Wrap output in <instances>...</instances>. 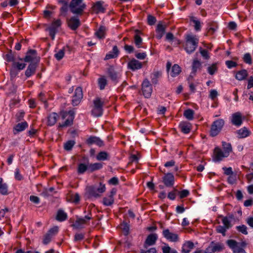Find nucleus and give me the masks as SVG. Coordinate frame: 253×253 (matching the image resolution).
Here are the masks:
<instances>
[{
	"instance_id": "1",
	"label": "nucleus",
	"mask_w": 253,
	"mask_h": 253,
	"mask_svg": "<svg viewBox=\"0 0 253 253\" xmlns=\"http://www.w3.org/2000/svg\"><path fill=\"white\" fill-rule=\"evenodd\" d=\"M199 44V38L196 35L188 34L185 35V42L183 47L188 54L193 53L196 49Z\"/></svg>"
},
{
	"instance_id": "2",
	"label": "nucleus",
	"mask_w": 253,
	"mask_h": 253,
	"mask_svg": "<svg viewBox=\"0 0 253 253\" xmlns=\"http://www.w3.org/2000/svg\"><path fill=\"white\" fill-rule=\"evenodd\" d=\"M105 185L100 183L98 186L93 185L87 186L86 188V192L90 197H99L105 192Z\"/></svg>"
},
{
	"instance_id": "3",
	"label": "nucleus",
	"mask_w": 253,
	"mask_h": 253,
	"mask_svg": "<svg viewBox=\"0 0 253 253\" xmlns=\"http://www.w3.org/2000/svg\"><path fill=\"white\" fill-rule=\"evenodd\" d=\"M104 101L99 97H96L93 100V106L91 111V115L94 117H101L103 114Z\"/></svg>"
},
{
	"instance_id": "4",
	"label": "nucleus",
	"mask_w": 253,
	"mask_h": 253,
	"mask_svg": "<svg viewBox=\"0 0 253 253\" xmlns=\"http://www.w3.org/2000/svg\"><path fill=\"white\" fill-rule=\"evenodd\" d=\"M83 0H72L69 5L71 11L74 14H80L85 7V4L83 3Z\"/></svg>"
},
{
	"instance_id": "5",
	"label": "nucleus",
	"mask_w": 253,
	"mask_h": 253,
	"mask_svg": "<svg viewBox=\"0 0 253 253\" xmlns=\"http://www.w3.org/2000/svg\"><path fill=\"white\" fill-rule=\"evenodd\" d=\"M224 125V121L219 119L214 121L211 126L210 134L212 137L216 136L221 130Z\"/></svg>"
},
{
	"instance_id": "6",
	"label": "nucleus",
	"mask_w": 253,
	"mask_h": 253,
	"mask_svg": "<svg viewBox=\"0 0 253 253\" xmlns=\"http://www.w3.org/2000/svg\"><path fill=\"white\" fill-rule=\"evenodd\" d=\"M91 219V213H89L84 217H79L77 216V219L72 225V226L77 229L84 228L85 224Z\"/></svg>"
},
{
	"instance_id": "7",
	"label": "nucleus",
	"mask_w": 253,
	"mask_h": 253,
	"mask_svg": "<svg viewBox=\"0 0 253 253\" xmlns=\"http://www.w3.org/2000/svg\"><path fill=\"white\" fill-rule=\"evenodd\" d=\"M40 57L37 56V51L34 49H30L27 53L24 58V61L26 62L36 63L38 64L40 61Z\"/></svg>"
},
{
	"instance_id": "8",
	"label": "nucleus",
	"mask_w": 253,
	"mask_h": 253,
	"mask_svg": "<svg viewBox=\"0 0 253 253\" xmlns=\"http://www.w3.org/2000/svg\"><path fill=\"white\" fill-rule=\"evenodd\" d=\"M69 115V117L66 119V120L62 124H60L59 125V128H63L65 127H67L69 126H71L73 124V120L74 119L75 116V112L73 111H69L68 113H64L63 116V119L65 118L67 116Z\"/></svg>"
},
{
	"instance_id": "9",
	"label": "nucleus",
	"mask_w": 253,
	"mask_h": 253,
	"mask_svg": "<svg viewBox=\"0 0 253 253\" xmlns=\"http://www.w3.org/2000/svg\"><path fill=\"white\" fill-rule=\"evenodd\" d=\"M61 24V20L57 19L53 21L51 25L46 29V30L49 32V35L52 40L54 39L55 35L57 32V29L60 26Z\"/></svg>"
},
{
	"instance_id": "10",
	"label": "nucleus",
	"mask_w": 253,
	"mask_h": 253,
	"mask_svg": "<svg viewBox=\"0 0 253 253\" xmlns=\"http://www.w3.org/2000/svg\"><path fill=\"white\" fill-rule=\"evenodd\" d=\"M142 91L145 97H150L152 92V86L148 79H145L142 84Z\"/></svg>"
},
{
	"instance_id": "11",
	"label": "nucleus",
	"mask_w": 253,
	"mask_h": 253,
	"mask_svg": "<svg viewBox=\"0 0 253 253\" xmlns=\"http://www.w3.org/2000/svg\"><path fill=\"white\" fill-rule=\"evenodd\" d=\"M223 249V245L219 243L212 242L210 245L205 250L204 253H214L221 252Z\"/></svg>"
},
{
	"instance_id": "12",
	"label": "nucleus",
	"mask_w": 253,
	"mask_h": 253,
	"mask_svg": "<svg viewBox=\"0 0 253 253\" xmlns=\"http://www.w3.org/2000/svg\"><path fill=\"white\" fill-rule=\"evenodd\" d=\"M83 94L82 88L81 87H78L76 88L74 94L73 96L72 100V105L73 106L78 105L83 98Z\"/></svg>"
},
{
	"instance_id": "13",
	"label": "nucleus",
	"mask_w": 253,
	"mask_h": 253,
	"mask_svg": "<svg viewBox=\"0 0 253 253\" xmlns=\"http://www.w3.org/2000/svg\"><path fill=\"white\" fill-rule=\"evenodd\" d=\"M58 231V227L55 226L50 229L43 237L42 243L44 245L48 244L51 240L52 237L55 235Z\"/></svg>"
},
{
	"instance_id": "14",
	"label": "nucleus",
	"mask_w": 253,
	"mask_h": 253,
	"mask_svg": "<svg viewBox=\"0 0 253 253\" xmlns=\"http://www.w3.org/2000/svg\"><path fill=\"white\" fill-rule=\"evenodd\" d=\"M227 244L234 253H246L245 251L239 246V243L235 240H229L227 241Z\"/></svg>"
},
{
	"instance_id": "15",
	"label": "nucleus",
	"mask_w": 253,
	"mask_h": 253,
	"mask_svg": "<svg viewBox=\"0 0 253 253\" xmlns=\"http://www.w3.org/2000/svg\"><path fill=\"white\" fill-rule=\"evenodd\" d=\"M243 117L242 114L237 112L233 114L231 118V122L232 125L239 127L241 126L243 123Z\"/></svg>"
},
{
	"instance_id": "16",
	"label": "nucleus",
	"mask_w": 253,
	"mask_h": 253,
	"mask_svg": "<svg viewBox=\"0 0 253 253\" xmlns=\"http://www.w3.org/2000/svg\"><path fill=\"white\" fill-rule=\"evenodd\" d=\"M107 73L109 77L113 82L115 83L118 82L120 75L119 73L115 70L114 67L113 66H109V67L107 69Z\"/></svg>"
},
{
	"instance_id": "17",
	"label": "nucleus",
	"mask_w": 253,
	"mask_h": 253,
	"mask_svg": "<svg viewBox=\"0 0 253 253\" xmlns=\"http://www.w3.org/2000/svg\"><path fill=\"white\" fill-rule=\"evenodd\" d=\"M201 67V62L197 58L194 59L192 63V72L188 78V80L189 81L191 78L193 79V77L195 76L198 70L200 69Z\"/></svg>"
},
{
	"instance_id": "18",
	"label": "nucleus",
	"mask_w": 253,
	"mask_h": 253,
	"mask_svg": "<svg viewBox=\"0 0 253 253\" xmlns=\"http://www.w3.org/2000/svg\"><path fill=\"white\" fill-rule=\"evenodd\" d=\"M165 238L171 242H177L178 240V236L177 234L170 232L169 229H165L163 231Z\"/></svg>"
},
{
	"instance_id": "19",
	"label": "nucleus",
	"mask_w": 253,
	"mask_h": 253,
	"mask_svg": "<svg viewBox=\"0 0 253 253\" xmlns=\"http://www.w3.org/2000/svg\"><path fill=\"white\" fill-rule=\"evenodd\" d=\"M174 178L171 173H168L163 177V182L167 187H171L173 185Z\"/></svg>"
},
{
	"instance_id": "20",
	"label": "nucleus",
	"mask_w": 253,
	"mask_h": 253,
	"mask_svg": "<svg viewBox=\"0 0 253 253\" xmlns=\"http://www.w3.org/2000/svg\"><path fill=\"white\" fill-rule=\"evenodd\" d=\"M158 239V236L156 234H151L149 235L144 243V247L147 248V246L154 245Z\"/></svg>"
},
{
	"instance_id": "21",
	"label": "nucleus",
	"mask_w": 253,
	"mask_h": 253,
	"mask_svg": "<svg viewBox=\"0 0 253 253\" xmlns=\"http://www.w3.org/2000/svg\"><path fill=\"white\" fill-rule=\"evenodd\" d=\"M214 156L213 160L215 162L220 161L223 158L227 157L228 156H224L225 152L222 151L220 149L216 147L214 149Z\"/></svg>"
},
{
	"instance_id": "22",
	"label": "nucleus",
	"mask_w": 253,
	"mask_h": 253,
	"mask_svg": "<svg viewBox=\"0 0 253 253\" xmlns=\"http://www.w3.org/2000/svg\"><path fill=\"white\" fill-rule=\"evenodd\" d=\"M86 143L88 145H90L93 144H95L99 147L104 145L103 141L99 137L91 136L86 140Z\"/></svg>"
},
{
	"instance_id": "23",
	"label": "nucleus",
	"mask_w": 253,
	"mask_h": 253,
	"mask_svg": "<svg viewBox=\"0 0 253 253\" xmlns=\"http://www.w3.org/2000/svg\"><path fill=\"white\" fill-rule=\"evenodd\" d=\"M127 65L128 68L133 71L140 69L142 67V63L135 59H133L130 61L128 63Z\"/></svg>"
},
{
	"instance_id": "24",
	"label": "nucleus",
	"mask_w": 253,
	"mask_h": 253,
	"mask_svg": "<svg viewBox=\"0 0 253 253\" xmlns=\"http://www.w3.org/2000/svg\"><path fill=\"white\" fill-rule=\"evenodd\" d=\"M37 66L38 64L36 63H31L25 71V76L29 78L34 74L36 72Z\"/></svg>"
},
{
	"instance_id": "25",
	"label": "nucleus",
	"mask_w": 253,
	"mask_h": 253,
	"mask_svg": "<svg viewBox=\"0 0 253 253\" xmlns=\"http://www.w3.org/2000/svg\"><path fill=\"white\" fill-rule=\"evenodd\" d=\"M68 24L72 30H75L80 25V22L78 18L73 17L68 20Z\"/></svg>"
},
{
	"instance_id": "26",
	"label": "nucleus",
	"mask_w": 253,
	"mask_h": 253,
	"mask_svg": "<svg viewBox=\"0 0 253 253\" xmlns=\"http://www.w3.org/2000/svg\"><path fill=\"white\" fill-rule=\"evenodd\" d=\"M119 54V50L116 45L113 46V49L109 53L107 54L105 59L108 60L112 58H116L118 56Z\"/></svg>"
},
{
	"instance_id": "27",
	"label": "nucleus",
	"mask_w": 253,
	"mask_h": 253,
	"mask_svg": "<svg viewBox=\"0 0 253 253\" xmlns=\"http://www.w3.org/2000/svg\"><path fill=\"white\" fill-rule=\"evenodd\" d=\"M236 133L238 134V137L240 138H245L250 134V131L246 127L237 130Z\"/></svg>"
},
{
	"instance_id": "28",
	"label": "nucleus",
	"mask_w": 253,
	"mask_h": 253,
	"mask_svg": "<svg viewBox=\"0 0 253 253\" xmlns=\"http://www.w3.org/2000/svg\"><path fill=\"white\" fill-rule=\"evenodd\" d=\"M179 127L182 132L187 134L191 130L190 124L186 122H181L179 125Z\"/></svg>"
},
{
	"instance_id": "29",
	"label": "nucleus",
	"mask_w": 253,
	"mask_h": 253,
	"mask_svg": "<svg viewBox=\"0 0 253 253\" xmlns=\"http://www.w3.org/2000/svg\"><path fill=\"white\" fill-rule=\"evenodd\" d=\"M194 244L190 241L185 242L182 247V252L184 253H189L191 250L194 248Z\"/></svg>"
},
{
	"instance_id": "30",
	"label": "nucleus",
	"mask_w": 253,
	"mask_h": 253,
	"mask_svg": "<svg viewBox=\"0 0 253 253\" xmlns=\"http://www.w3.org/2000/svg\"><path fill=\"white\" fill-rule=\"evenodd\" d=\"M28 126V124L26 122L18 124L14 127V133L16 134L17 132L24 130Z\"/></svg>"
},
{
	"instance_id": "31",
	"label": "nucleus",
	"mask_w": 253,
	"mask_h": 253,
	"mask_svg": "<svg viewBox=\"0 0 253 253\" xmlns=\"http://www.w3.org/2000/svg\"><path fill=\"white\" fill-rule=\"evenodd\" d=\"M248 76V72L246 70H242L237 72L235 78L239 81L245 80Z\"/></svg>"
},
{
	"instance_id": "32",
	"label": "nucleus",
	"mask_w": 253,
	"mask_h": 253,
	"mask_svg": "<svg viewBox=\"0 0 253 253\" xmlns=\"http://www.w3.org/2000/svg\"><path fill=\"white\" fill-rule=\"evenodd\" d=\"M102 164L101 163H95L94 164H88V170L90 172H92L101 169L102 168Z\"/></svg>"
},
{
	"instance_id": "33",
	"label": "nucleus",
	"mask_w": 253,
	"mask_h": 253,
	"mask_svg": "<svg viewBox=\"0 0 253 253\" xmlns=\"http://www.w3.org/2000/svg\"><path fill=\"white\" fill-rule=\"evenodd\" d=\"M135 32L136 34L134 36V43L138 48H140L142 42V39L139 36V34H141V32L138 30H136Z\"/></svg>"
},
{
	"instance_id": "34",
	"label": "nucleus",
	"mask_w": 253,
	"mask_h": 253,
	"mask_svg": "<svg viewBox=\"0 0 253 253\" xmlns=\"http://www.w3.org/2000/svg\"><path fill=\"white\" fill-rule=\"evenodd\" d=\"M0 193L2 195L8 194V186L6 183H3V179L0 177Z\"/></svg>"
},
{
	"instance_id": "35",
	"label": "nucleus",
	"mask_w": 253,
	"mask_h": 253,
	"mask_svg": "<svg viewBox=\"0 0 253 253\" xmlns=\"http://www.w3.org/2000/svg\"><path fill=\"white\" fill-rule=\"evenodd\" d=\"M58 115L57 113H52L48 117L47 123L49 126H53L57 121Z\"/></svg>"
},
{
	"instance_id": "36",
	"label": "nucleus",
	"mask_w": 253,
	"mask_h": 253,
	"mask_svg": "<svg viewBox=\"0 0 253 253\" xmlns=\"http://www.w3.org/2000/svg\"><path fill=\"white\" fill-rule=\"evenodd\" d=\"M103 1H98L94 4L93 9L96 13L104 12L105 8L103 6Z\"/></svg>"
},
{
	"instance_id": "37",
	"label": "nucleus",
	"mask_w": 253,
	"mask_h": 253,
	"mask_svg": "<svg viewBox=\"0 0 253 253\" xmlns=\"http://www.w3.org/2000/svg\"><path fill=\"white\" fill-rule=\"evenodd\" d=\"M67 218V214L63 211L60 210L58 211L56 215V219L59 221L65 220Z\"/></svg>"
},
{
	"instance_id": "38",
	"label": "nucleus",
	"mask_w": 253,
	"mask_h": 253,
	"mask_svg": "<svg viewBox=\"0 0 253 253\" xmlns=\"http://www.w3.org/2000/svg\"><path fill=\"white\" fill-rule=\"evenodd\" d=\"M98 84L100 89L103 90L107 84V80L105 76H102L98 79Z\"/></svg>"
},
{
	"instance_id": "39",
	"label": "nucleus",
	"mask_w": 253,
	"mask_h": 253,
	"mask_svg": "<svg viewBox=\"0 0 253 253\" xmlns=\"http://www.w3.org/2000/svg\"><path fill=\"white\" fill-rule=\"evenodd\" d=\"M222 146L225 152L224 156H228L230 152L232 151V147L230 143L225 142H222Z\"/></svg>"
},
{
	"instance_id": "40",
	"label": "nucleus",
	"mask_w": 253,
	"mask_h": 253,
	"mask_svg": "<svg viewBox=\"0 0 253 253\" xmlns=\"http://www.w3.org/2000/svg\"><path fill=\"white\" fill-rule=\"evenodd\" d=\"M180 72L181 70L179 66L177 64H174L172 67V70L170 74L171 76L174 77L179 75Z\"/></svg>"
},
{
	"instance_id": "41",
	"label": "nucleus",
	"mask_w": 253,
	"mask_h": 253,
	"mask_svg": "<svg viewBox=\"0 0 253 253\" xmlns=\"http://www.w3.org/2000/svg\"><path fill=\"white\" fill-rule=\"evenodd\" d=\"M161 72L159 71H156L153 73L151 75L152 83L154 84H156L158 83V79L161 76Z\"/></svg>"
},
{
	"instance_id": "42",
	"label": "nucleus",
	"mask_w": 253,
	"mask_h": 253,
	"mask_svg": "<svg viewBox=\"0 0 253 253\" xmlns=\"http://www.w3.org/2000/svg\"><path fill=\"white\" fill-rule=\"evenodd\" d=\"M106 30L105 27L101 26L98 30L95 33V35L99 39L104 38Z\"/></svg>"
},
{
	"instance_id": "43",
	"label": "nucleus",
	"mask_w": 253,
	"mask_h": 253,
	"mask_svg": "<svg viewBox=\"0 0 253 253\" xmlns=\"http://www.w3.org/2000/svg\"><path fill=\"white\" fill-rule=\"evenodd\" d=\"M190 21L194 24V28L196 31H199L201 30V22L195 17H191Z\"/></svg>"
},
{
	"instance_id": "44",
	"label": "nucleus",
	"mask_w": 253,
	"mask_h": 253,
	"mask_svg": "<svg viewBox=\"0 0 253 253\" xmlns=\"http://www.w3.org/2000/svg\"><path fill=\"white\" fill-rule=\"evenodd\" d=\"M217 70V67L216 63L212 64L211 65H209L207 68L208 72L211 75H213L216 72Z\"/></svg>"
},
{
	"instance_id": "45",
	"label": "nucleus",
	"mask_w": 253,
	"mask_h": 253,
	"mask_svg": "<svg viewBox=\"0 0 253 253\" xmlns=\"http://www.w3.org/2000/svg\"><path fill=\"white\" fill-rule=\"evenodd\" d=\"M108 154L105 151H102L98 153L96 156V159L98 161H104L107 159Z\"/></svg>"
},
{
	"instance_id": "46",
	"label": "nucleus",
	"mask_w": 253,
	"mask_h": 253,
	"mask_svg": "<svg viewBox=\"0 0 253 253\" xmlns=\"http://www.w3.org/2000/svg\"><path fill=\"white\" fill-rule=\"evenodd\" d=\"M75 142L74 140H69L64 143V148L67 151L71 150L74 146Z\"/></svg>"
},
{
	"instance_id": "47",
	"label": "nucleus",
	"mask_w": 253,
	"mask_h": 253,
	"mask_svg": "<svg viewBox=\"0 0 253 253\" xmlns=\"http://www.w3.org/2000/svg\"><path fill=\"white\" fill-rule=\"evenodd\" d=\"M86 170H88V165L84 164H80L78 166V172L79 174L84 173Z\"/></svg>"
},
{
	"instance_id": "48",
	"label": "nucleus",
	"mask_w": 253,
	"mask_h": 253,
	"mask_svg": "<svg viewBox=\"0 0 253 253\" xmlns=\"http://www.w3.org/2000/svg\"><path fill=\"white\" fill-rule=\"evenodd\" d=\"M194 111L191 109H187L184 112V116L189 120H192L193 119Z\"/></svg>"
},
{
	"instance_id": "49",
	"label": "nucleus",
	"mask_w": 253,
	"mask_h": 253,
	"mask_svg": "<svg viewBox=\"0 0 253 253\" xmlns=\"http://www.w3.org/2000/svg\"><path fill=\"white\" fill-rule=\"evenodd\" d=\"M222 222L224 225L223 226L226 227L227 229H228L232 227L231 221L229 220L228 217H222Z\"/></svg>"
},
{
	"instance_id": "50",
	"label": "nucleus",
	"mask_w": 253,
	"mask_h": 253,
	"mask_svg": "<svg viewBox=\"0 0 253 253\" xmlns=\"http://www.w3.org/2000/svg\"><path fill=\"white\" fill-rule=\"evenodd\" d=\"M114 202V199L112 195H110L108 197L103 199V204L107 206L111 205Z\"/></svg>"
},
{
	"instance_id": "51",
	"label": "nucleus",
	"mask_w": 253,
	"mask_h": 253,
	"mask_svg": "<svg viewBox=\"0 0 253 253\" xmlns=\"http://www.w3.org/2000/svg\"><path fill=\"white\" fill-rule=\"evenodd\" d=\"M236 229L240 232L243 234L247 235L248 232L247 231V227L245 225H242L236 226Z\"/></svg>"
},
{
	"instance_id": "52",
	"label": "nucleus",
	"mask_w": 253,
	"mask_h": 253,
	"mask_svg": "<svg viewBox=\"0 0 253 253\" xmlns=\"http://www.w3.org/2000/svg\"><path fill=\"white\" fill-rule=\"evenodd\" d=\"M64 54V49H62L59 50L56 54H55L54 56L57 60L59 61L63 58Z\"/></svg>"
},
{
	"instance_id": "53",
	"label": "nucleus",
	"mask_w": 253,
	"mask_h": 253,
	"mask_svg": "<svg viewBox=\"0 0 253 253\" xmlns=\"http://www.w3.org/2000/svg\"><path fill=\"white\" fill-rule=\"evenodd\" d=\"M12 66L14 68H16L19 70H21L25 68L26 64L13 62V63H12Z\"/></svg>"
},
{
	"instance_id": "54",
	"label": "nucleus",
	"mask_w": 253,
	"mask_h": 253,
	"mask_svg": "<svg viewBox=\"0 0 253 253\" xmlns=\"http://www.w3.org/2000/svg\"><path fill=\"white\" fill-rule=\"evenodd\" d=\"M217 28L216 24L215 23H209V29L208 32L211 34H213L214 32L215 31Z\"/></svg>"
},
{
	"instance_id": "55",
	"label": "nucleus",
	"mask_w": 253,
	"mask_h": 253,
	"mask_svg": "<svg viewBox=\"0 0 253 253\" xmlns=\"http://www.w3.org/2000/svg\"><path fill=\"white\" fill-rule=\"evenodd\" d=\"M156 22V18L151 15H148L147 16V22L149 25H153L155 24Z\"/></svg>"
},
{
	"instance_id": "56",
	"label": "nucleus",
	"mask_w": 253,
	"mask_h": 253,
	"mask_svg": "<svg viewBox=\"0 0 253 253\" xmlns=\"http://www.w3.org/2000/svg\"><path fill=\"white\" fill-rule=\"evenodd\" d=\"M244 61L245 63L251 64L252 63V57L250 53H246L244 56Z\"/></svg>"
},
{
	"instance_id": "57",
	"label": "nucleus",
	"mask_w": 253,
	"mask_h": 253,
	"mask_svg": "<svg viewBox=\"0 0 253 253\" xmlns=\"http://www.w3.org/2000/svg\"><path fill=\"white\" fill-rule=\"evenodd\" d=\"M216 229L218 233H221L224 236L225 235V232L227 230L226 227L221 225H218L216 226Z\"/></svg>"
},
{
	"instance_id": "58",
	"label": "nucleus",
	"mask_w": 253,
	"mask_h": 253,
	"mask_svg": "<svg viewBox=\"0 0 253 253\" xmlns=\"http://www.w3.org/2000/svg\"><path fill=\"white\" fill-rule=\"evenodd\" d=\"M5 59L7 62H12L13 63V62H15L14 55L12 53L11 51L5 55Z\"/></svg>"
},
{
	"instance_id": "59",
	"label": "nucleus",
	"mask_w": 253,
	"mask_h": 253,
	"mask_svg": "<svg viewBox=\"0 0 253 253\" xmlns=\"http://www.w3.org/2000/svg\"><path fill=\"white\" fill-rule=\"evenodd\" d=\"M157 33H162L164 34L165 32V26L161 23H159L156 29Z\"/></svg>"
},
{
	"instance_id": "60",
	"label": "nucleus",
	"mask_w": 253,
	"mask_h": 253,
	"mask_svg": "<svg viewBox=\"0 0 253 253\" xmlns=\"http://www.w3.org/2000/svg\"><path fill=\"white\" fill-rule=\"evenodd\" d=\"M225 64L227 66L228 68H232L233 67H235L237 66V64L236 62L231 61V60H227L225 62Z\"/></svg>"
},
{
	"instance_id": "61",
	"label": "nucleus",
	"mask_w": 253,
	"mask_h": 253,
	"mask_svg": "<svg viewBox=\"0 0 253 253\" xmlns=\"http://www.w3.org/2000/svg\"><path fill=\"white\" fill-rule=\"evenodd\" d=\"M189 194V191L188 190H183L179 192V197L181 199L187 197Z\"/></svg>"
},
{
	"instance_id": "62",
	"label": "nucleus",
	"mask_w": 253,
	"mask_h": 253,
	"mask_svg": "<svg viewBox=\"0 0 253 253\" xmlns=\"http://www.w3.org/2000/svg\"><path fill=\"white\" fill-rule=\"evenodd\" d=\"M222 169L224 170V173L227 175H232L233 172L232 171V169L231 167L226 168L223 167Z\"/></svg>"
},
{
	"instance_id": "63",
	"label": "nucleus",
	"mask_w": 253,
	"mask_h": 253,
	"mask_svg": "<svg viewBox=\"0 0 253 253\" xmlns=\"http://www.w3.org/2000/svg\"><path fill=\"white\" fill-rule=\"evenodd\" d=\"M218 95L217 91L215 89H211L210 91L209 97L212 99L214 100Z\"/></svg>"
},
{
	"instance_id": "64",
	"label": "nucleus",
	"mask_w": 253,
	"mask_h": 253,
	"mask_svg": "<svg viewBox=\"0 0 253 253\" xmlns=\"http://www.w3.org/2000/svg\"><path fill=\"white\" fill-rule=\"evenodd\" d=\"M110 184L117 185L119 184V179L117 177H113L109 180Z\"/></svg>"
}]
</instances>
